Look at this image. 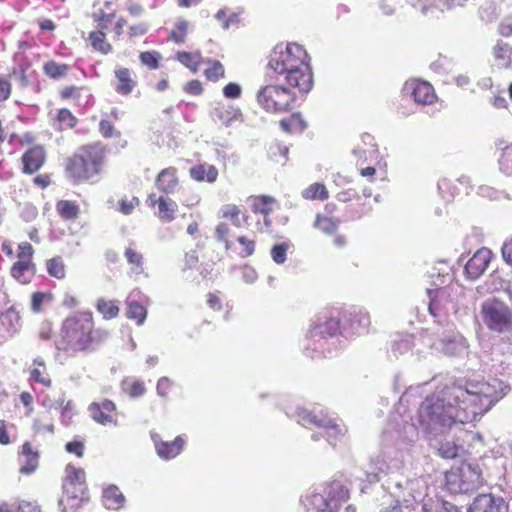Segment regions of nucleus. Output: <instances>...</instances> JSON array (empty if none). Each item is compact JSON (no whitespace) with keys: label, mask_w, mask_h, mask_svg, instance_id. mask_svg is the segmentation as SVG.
<instances>
[{"label":"nucleus","mask_w":512,"mask_h":512,"mask_svg":"<svg viewBox=\"0 0 512 512\" xmlns=\"http://www.w3.org/2000/svg\"><path fill=\"white\" fill-rule=\"evenodd\" d=\"M152 439L158 456L165 460L178 456L185 446V439L182 436H177L173 441H163L159 435L152 436Z\"/></svg>","instance_id":"21"},{"label":"nucleus","mask_w":512,"mask_h":512,"mask_svg":"<svg viewBox=\"0 0 512 512\" xmlns=\"http://www.w3.org/2000/svg\"><path fill=\"white\" fill-rule=\"evenodd\" d=\"M86 90L83 86L66 85L59 90V98L62 101L72 100L75 105H79L81 93Z\"/></svg>","instance_id":"48"},{"label":"nucleus","mask_w":512,"mask_h":512,"mask_svg":"<svg viewBox=\"0 0 512 512\" xmlns=\"http://www.w3.org/2000/svg\"><path fill=\"white\" fill-rule=\"evenodd\" d=\"M113 75V86L119 95H130L138 85L133 71L127 67L117 66L113 71Z\"/></svg>","instance_id":"18"},{"label":"nucleus","mask_w":512,"mask_h":512,"mask_svg":"<svg viewBox=\"0 0 512 512\" xmlns=\"http://www.w3.org/2000/svg\"><path fill=\"white\" fill-rule=\"evenodd\" d=\"M369 324L370 318L366 313L334 310L324 316L323 322L314 324L310 333L312 337H331L345 330L357 332L360 326Z\"/></svg>","instance_id":"5"},{"label":"nucleus","mask_w":512,"mask_h":512,"mask_svg":"<svg viewBox=\"0 0 512 512\" xmlns=\"http://www.w3.org/2000/svg\"><path fill=\"white\" fill-rule=\"evenodd\" d=\"M231 230L226 223H219L215 228V237L219 242H223L225 249L230 250L232 242L229 240Z\"/></svg>","instance_id":"57"},{"label":"nucleus","mask_w":512,"mask_h":512,"mask_svg":"<svg viewBox=\"0 0 512 512\" xmlns=\"http://www.w3.org/2000/svg\"><path fill=\"white\" fill-rule=\"evenodd\" d=\"M221 217L229 220L235 227H242L248 223L249 215L236 204H225L220 210Z\"/></svg>","instance_id":"27"},{"label":"nucleus","mask_w":512,"mask_h":512,"mask_svg":"<svg viewBox=\"0 0 512 512\" xmlns=\"http://www.w3.org/2000/svg\"><path fill=\"white\" fill-rule=\"evenodd\" d=\"M126 317L136 322L137 325H142L147 317L146 307L137 301H127Z\"/></svg>","instance_id":"45"},{"label":"nucleus","mask_w":512,"mask_h":512,"mask_svg":"<svg viewBox=\"0 0 512 512\" xmlns=\"http://www.w3.org/2000/svg\"><path fill=\"white\" fill-rule=\"evenodd\" d=\"M19 472L23 475L34 473L39 467L40 452L30 441H25L18 450Z\"/></svg>","instance_id":"16"},{"label":"nucleus","mask_w":512,"mask_h":512,"mask_svg":"<svg viewBox=\"0 0 512 512\" xmlns=\"http://www.w3.org/2000/svg\"><path fill=\"white\" fill-rule=\"evenodd\" d=\"M96 310L102 315L104 319H114L118 317L120 313L119 302L117 300L99 298L96 302Z\"/></svg>","instance_id":"41"},{"label":"nucleus","mask_w":512,"mask_h":512,"mask_svg":"<svg viewBox=\"0 0 512 512\" xmlns=\"http://www.w3.org/2000/svg\"><path fill=\"white\" fill-rule=\"evenodd\" d=\"M301 197L309 201H327L330 197L328 188L324 183L314 182L301 191Z\"/></svg>","instance_id":"33"},{"label":"nucleus","mask_w":512,"mask_h":512,"mask_svg":"<svg viewBox=\"0 0 512 512\" xmlns=\"http://www.w3.org/2000/svg\"><path fill=\"white\" fill-rule=\"evenodd\" d=\"M35 272L36 266H28L18 262L13 263L10 269L12 278L23 285L29 284L31 282Z\"/></svg>","instance_id":"37"},{"label":"nucleus","mask_w":512,"mask_h":512,"mask_svg":"<svg viewBox=\"0 0 512 512\" xmlns=\"http://www.w3.org/2000/svg\"><path fill=\"white\" fill-rule=\"evenodd\" d=\"M408 87L416 103L431 105L437 99L433 86L427 81L414 80L408 84Z\"/></svg>","instance_id":"22"},{"label":"nucleus","mask_w":512,"mask_h":512,"mask_svg":"<svg viewBox=\"0 0 512 512\" xmlns=\"http://www.w3.org/2000/svg\"><path fill=\"white\" fill-rule=\"evenodd\" d=\"M106 336L105 331L96 327L91 311H79L62 321L55 347L69 357L88 355L99 348Z\"/></svg>","instance_id":"2"},{"label":"nucleus","mask_w":512,"mask_h":512,"mask_svg":"<svg viewBox=\"0 0 512 512\" xmlns=\"http://www.w3.org/2000/svg\"><path fill=\"white\" fill-rule=\"evenodd\" d=\"M371 196L370 189H364L362 195L348 189L337 193L336 200L343 204V210L346 211L348 220H357L372 211Z\"/></svg>","instance_id":"9"},{"label":"nucleus","mask_w":512,"mask_h":512,"mask_svg":"<svg viewBox=\"0 0 512 512\" xmlns=\"http://www.w3.org/2000/svg\"><path fill=\"white\" fill-rule=\"evenodd\" d=\"M93 21L96 23L94 30H100L107 32L110 24L116 18V12L107 13L100 9L92 15Z\"/></svg>","instance_id":"47"},{"label":"nucleus","mask_w":512,"mask_h":512,"mask_svg":"<svg viewBox=\"0 0 512 512\" xmlns=\"http://www.w3.org/2000/svg\"><path fill=\"white\" fill-rule=\"evenodd\" d=\"M492 57V67L498 70H507L512 67V47L503 40H498L493 46Z\"/></svg>","instance_id":"23"},{"label":"nucleus","mask_w":512,"mask_h":512,"mask_svg":"<svg viewBox=\"0 0 512 512\" xmlns=\"http://www.w3.org/2000/svg\"><path fill=\"white\" fill-rule=\"evenodd\" d=\"M47 161V152L43 145H33L20 158L21 172L25 175L37 173Z\"/></svg>","instance_id":"14"},{"label":"nucleus","mask_w":512,"mask_h":512,"mask_svg":"<svg viewBox=\"0 0 512 512\" xmlns=\"http://www.w3.org/2000/svg\"><path fill=\"white\" fill-rule=\"evenodd\" d=\"M120 387L122 392L131 398L141 397L146 392L144 381L136 378H124L120 383Z\"/></svg>","instance_id":"39"},{"label":"nucleus","mask_w":512,"mask_h":512,"mask_svg":"<svg viewBox=\"0 0 512 512\" xmlns=\"http://www.w3.org/2000/svg\"><path fill=\"white\" fill-rule=\"evenodd\" d=\"M311 58L306 49L296 43H279L268 56L267 68L277 75H283L285 82L307 94L313 87Z\"/></svg>","instance_id":"3"},{"label":"nucleus","mask_w":512,"mask_h":512,"mask_svg":"<svg viewBox=\"0 0 512 512\" xmlns=\"http://www.w3.org/2000/svg\"><path fill=\"white\" fill-rule=\"evenodd\" d=\"M482 482V473L478 467L462 463L445 473V486L453 494H467L478 489Z\"/></svg>","instance_id":"7"},{"label":"nucleus","mask_w":512,"mask_h":512,"mask_svg":"<svg viewBox=\"0 0 512 512\" xmlns=\"http://www.w3.org/2000/svg\"><path fill=\"white\" fill-rule=\"evenodd\" d=\"M29 380L34 383H39L45 388L52 386V379L48 371V367L43 357L37 356L33 359L28 368Z\"/></svg>","instance_id":"24"},{"label":"nucleus","mask_w":512,"mask_h":512,"mask_svg":"<svg viewBox=\"0 0 512 512\" xmlns=\"http://www.w3.org/2000/svg\"><path fill=\"white\" fill-rule=\"evenodd\" d=\"M148 30L149 24L147 22H139L128 27L127 35L130 39H134L144 36Z\"/></svg>","instance_id":"62"},{"label":"nucleus","mask_w":512,"mask_h":512,"mask_svg":"<svg viewBox=\"0 0 512 512\" xmlns=\"http://www.w3.org/2000/svg\"><path fill=\"white\" fill-rule=\"evenodd\" d=\"M237 242L241 245L239 256L242 258L250 257L254 254L256 249V242L244 235L237 237Z\"/></svg>","instance_id":"55"},{"label":"nucleus","mask_w":512,"mask_h":512,"mask_svg":"<svg viewBox=\"0 0 512 512\" xmlns=\"http://www.w3.org/2000/svg\"><path fill=\"white\" fill-rule=\"evenodd\" d=\"M53 299L51 292H34L31 295V310L34 313H40L43 309L45 302H50Z\"/></svg>","instance_id":"53"},{"label":"nucleus","mask_w":512,"mask_h":512,"mask_svg":"<svg viewBox=\"0 0 512 512\" xmlns=\"http://www.w3.org/2000/svg\"><path fill=\"white\" fill-rule=\"evenodd\" d=\"M34 248L29 242H22L17 247V261L20 264L36 266L33 262Z\"/></svg>","instance_id":"50"},{"label":"nucleus","mask_w":512,"mask_h":512,"mask_svg":"<svg viewBox=\"0 0 512 512\" xmlns=\"http://www.w3.org/2000/svg\"><path fill=\"white\" fill-rule=\"evenodd\" d=\"M65 450L67 453L74 454L78 458H82L84 456L85 443L83 440L75 439L66 443Z\"/></svg>","instance_id":"63"},{"label":"nucleus","mask_w":512,"mask_h":512,"mask_svg":"<svg viewBox=\"0 0 512 512\" xmlns=\"http://www.w3.org/2000/svg\"><path fill=\"white\" fill-rule=\"evenodd\" d=\"M181 180L179 171L174 166H169L161 169L155 177V188L166 195H171L177 192Z\"/></svg>","instance_id":"17"},{"label":"nucleus","mask_w":512,"mask_h":512,"mask_svg":"<svg viewBox=\"0 0 512 512\" xmlns=\"http://www.w3.org/2000/svg\"><path fill=\"white\" fill-rule=\"evenodd\" d=\"M475 390L462 386H447L441 397H427L419 407L421 424L452 427L477 420L487 413L501 398L496 387L488 382L478 383Z\"/></svg>","instance_id":"1"},{"label":"nucleus","mask_w":512,"mask_h":512,"mask_svg":"<svg viewBox=\"0 0 512 512\" xmlns=\"http://www.w3.org/2000/svg\"><path fill=\"white\" fill-rule=\"evenodd\" d=\"M88 413L91 419L103 426H117L119 422V411L116 403L110 399L93 401L88 406Z\"/></svg>","instance_id":"11"},{"label":"nucleus","mask_w":512,"mask_h":512,"mask_svg":"<svg viewBox=\"0 0 512 512\" xmlns=\"http://www.w3.org/2000/svg\"><path fill=\"white\" fill-rule=\"evenodd\" d=\"M279 125L286 133H292L296 130L302 131L306 128V124L299 113H292L289 118L281 119Z\"/></svg>","instance_id":"46"},{"label":"nucleus","mask_w":512,"mask_h":512,"mask_svg":"<svg viewBox=\"0 0 512 512\" xmlns=\"http://www.w3.org/2000/svg\"><path fill=\"white\" fill-rule=\"evenodd\" d=\"M162 56L161 53L155 50L144 51L139 54L141 64L149 70H156L160 67Z\"/></svg>","instance_id":"51"},{"label":"nucleus","mask_w":512,"mask_h":512,"mask_svg":"<svg viewBox=\"0 0 512 512\" xmlns=\"http://www.w3.org/2000/svg\"><path fill=\"white\" fill-rule=\"evenodd\" d=\"M78 124V118L68 109L60 108L52 118V126L57 131L74 129Z\"/></svg>","instance_id":"29"},{"label":"nucleus","mask_w":512,"mask_h":512,"mask_svg":"<svg viewBox=\"0 0 512 512\" xmlns=\"http://www.w3.org/2000/svg\"><path fill=\"white\" fill-rule=\"evenodd\" d=\"M12 93V83L7 76L0 75V105L8 100Z\"/></svg>","instance_id":"64"},{"label":"nucleus","mask_w":512,"mask_h":512,"mask_svg":"<svg viewBox=\"0 0 512 512\" xmlns=\"http://www.w3.org/2000/svg\"><path fill=\"white\" fill-rule=\"evenodd\" d=\"M140 205V200L138 197L133 196L130 199L122 198L118 203V211L124 215L131 214L136 207Z\"/></svg>","instance_id":"59"},{"label":"nucleus","mask_w":512,"mask_h":512,"mask_svg":"<svg viewBox=\"0 0 512 512\" xmlns=\"http://www.w3.org/2000/svg\"><path fill=\"white\" fill-rule=\"evenodd\" d=\"M190 177L197 182L214 183L219 175L214 165L199 163L189 169Z\"/></svg>","instance_id":"28"},{"label":"nucleus","mask_w":512,"mask_h":512,"mask_svg":"<svg viewBox=\"0 0 512 512\" xmlns=\"http://www.w3.org/2000/svg\"><path fill=\"white\" fill-rule=\"evenodd\" d=\"M87 40L94 51L103 55H108L113 51V46L108 41L105 31L92 30L89 32Z\"/></svg>","instance_id":"31"},{"label":"nucleus","mask_w":512,"mask_h":512,"mask_svg":"<svg viewBox=\"0 0 512 512\" xmlns=\"http://www.w3.org/2000/svg\"><path fill=\"white\" fill-rule=\"evenodd\" d=\"M298 422L305 427H323L327 430L338 431V427L335 424H331V421L323 414H315L312 411L301 410L298 412Z\"/></svg>","instance_id":"26"},{"label":"nucleus","mask_w":512,"mask_h":512,"mask_svg":"<svg viewBox=\"0 0 512 512\" xmlns=\"http://www.w3.org/2000/svg\"><path fill=\"white\" fill-rule=\"evenodd\" d=\"M63 494L59 499V508L62 512H74L87 499L88 486H74L62 484Z\"/></svg>","instance_id":"15"},{"label":"nucleus","mask_w":512,"mask_h":512,"mask_svg":"<svg viewBox=\"0 0 512 512\" xmlns=\"http://www.w3.org/2000/svg\"><path fill=\"white\" fill-rule=\"evenodd\" d=\"M296 89L272 82L261 86L256 94L258 105L267 113H290L297 104Z\"/></svg>","instance_id":"6"},{"label":"nucleus","mask_w":512,"mask_h":512,"mask_svg":"<svg viewBox=\"0 0 512 512\" xmlns=\"http://www.w3.org/2000/svg\"><path fill=\"white\" fill-rule=\"evenodd\" d=\"M0 324L9 334H15L21 325V316L15 307H10L0 314Z\"/></svg>","instance_id":"35"},{"label":"nucleus","mask_w":512,"mask_h":512,"mask_svg":"<svg viewBox=\"0 0 512 512\" xmlns=\"http://www.w3.org/2000/svg\"><path fill=\"white\" fill-rule=\"evenodd\" d=\"M99 132L106 139L120 135V132L116 130L113 123L107 119L100 120Z\"/></svg>","instance_id":"61"},{"label":"nucleus","mask_w":512,"mask_h":512,"mask_svg":"<svg viewBox=\"0 0 512 512\" xmlns=\"http://www.w3.org/2000/svg\"><path fill=\"white\" fill-rule=\"evenodd\" d=\"M107 145L101 141L79 146L64 161V173L73 184H82L99 176L105 167Z\"/></svg>","instance_id":"4"},{"label":"nucleus","mask_w":512,"mask_h":512,"mask_svg":"<svg viewBox=\"0 0 512 512\" xmlns=\"http://www.w3.org/2000/svg\"><path fill=\"white\" fill-rule=\"evenodd\" d=\"M458 451V445L454 441L442 442L438 447V454L444 459L456 458Z\"/></svg>","instance_id":"56"},{"label":"nucleus","mask_w":512,"mask_h":512,"mask_svg":"<svg viewBox=\"0 0 512 512\" xmlns=\"http://www.w3.org/2000/svg\"><path fill=\"white\" fill-rule=\"evenodd\" d=\"M215 121L229 127L234 122L242 120V112L239 108L232 105L218 104L212 112Z\"/></svg>","instance_id":"25"},{"label":"nucleus","mask_w":512,"mask_h":512,"mask_svg":"<svg viewBox=\"0 0 512 512\" xmlns=\"http://www.w3.org/2000/svg\"><path fill=\"white\" fill-rule=\"evenodd\" d=\"M350 498L348 488L340 481H332L328 486L327 498L320 494L312 496V504L318 512H337L342 503Z\"/></svg>","instance_id":"10"},{"label":"nucleus","mask_w":512,"mask_h":512,"mask_svg":"<svg viewBox=\"0 0 512 512\" xmlns=\"http://www.w3.org/2000/svg\"><path fill=\"white\" fill-rule=\"evenodd\" d=\"M337 205L329 202L324 206L323 212H317L313 221V228L325 235H334L342 220L334 215Z\"/></svg>","instance_id":"13"},{"label":"nucleus","mask_w":512,"mask_h":512,"mask_svg":"<svg viewBox=\"0 0 512 512\" xmlns=\"http://www.w3.org/2000/svg\"><path fill=\"white\" fill-rule=\"evenodd\" d=\"M42 69L44 75L48 78L52 80H59L68 75L70 66L65 63H58L55 60H48L44 63Z\"/></svg>","instance_id":"40"},{"label":"nucleus","mask_w":512,"mask_h":512,"mask_svg":"<svg viewBox=\"0 0 512 512\" xmlns=\"http://www.w3.org/2000/svg\"><path fill=\"white\" fill-rule=\"evenodd\" d=\"M103 502L108 509L118 510L123 507L125 497L115 485H110L103 491Z\"/></svg>","instance_id":"34"},{"label":"nucleus","mask_w":512,"mask_h":512,"mask_svg":"<svg viewBox=\"0 0 512 512\" xmlns=\"http://www.w3.org/2000/svg\"><path fill=\"white\" fill-rule=\"evenodd\" d=\"M251 210L254 214L271 215L276 203L274 197L269 195H257L251 197Z\"/></svg>","instance_id":"36"},{"label":"nucleus","mask_w":512,"mask_h":512,"mask_svg":"<svg viewBox=\"0 0 512 512\" xmlns=\"http://www.w3.org/2000/svg\"><path fill=\"white\" fill-rule=\"evenodd\" d=\"M175 59L193 73L198 72L204 62L202 53L199 50L192 52L178 51L175 54Z\"/></svg>","instance_id":"32"},{"label":"nucleus","mask_w":512,"mask_h":512,"mask_svg":"<svg viewBox=\"0 0 512 512\" xmlns=\"http://www.w3.org/2000/svg\"><path fill=\"white\" fill-rule=\"evenodd\" d=\"M203 64L206 65L203 74L208 81L217 82L225 77V68L219 60L205 59Z\"/></svg>","instance_id":"43"},{"label":"nucleus","mask_w":512,"mask_h":512,"mask_svg":"<svg viewBox=\"0 0 512 512\" xmlns=\"http://www.w3.org/2000/svg\"><path fill=\"white\" fill-rule=\"evenodd\" d=\"M63 484H70L74 486H87L86 473L84 469L78 468L73 464H68L65 467V477Z\"/></svg>","instance_id":"42"},{"label":"nucleus","mask_w":512,"mask_h":512,"mask_svg":"<svg viewBox=\"0 0 512 512\" xmlns=\"http://www.w3.org/2000/svg\"><path fill=\"white\" fill-rule=\"evenodd\" d=\"M124 256L130 266V274L134 276L145 274L144 256L134 245H130L125 249Z\"/></svg>","instance_id":"30"},{"label":"nucleus","mask_w":512,"mask_h":512,"mask_svg":"<svg viewBox=\"0 0 512 512\" xmlns=\"http://www.w3.org/2000/svg\"><path fill=\"white\" fill-rule=\"evenodd\" d=\"M180 202L183 206L192 208L200 204L201 196L196 191L189 189L182 194Z\"/></svg>","instance_id":"60"},{"label":"nucleus","mask_w":512,"mask_h":512,"mask_svg":"<svg viewBox=\"0 0 512 512\" xmlns=\"http://www.w3.org/2000/svg\"><path fill=\"white\" fill-rule=\"evenodd\" d=\"M290 247L288 242L276 244L271 249V257L277 264H283L287 259V251Z\"/></svg>","instance_id":"58"},{"label":"nucleus","mask_w":512,"mask_h":512,"mask_svg":"<svg viewBox=\"0 0 512 512\" xmlns=\"http://www.w3.org/2000/svg\"><path fill=\"white\" fill-rule=\"evenodd\" d=\"M56 211L58 215L66 220H76L80 214V207L76 201L73 200H59L56 203Z\"/></svg>","instance_id":"38"},{"label":"nucleus","mask_w":512,"mask_h":512,"mask_svg":"<svg viewBox=\"0 0 512 512\" xmlns=\"http://www.w3.org/2000/svg\"><path fill=\"white\" fill-rule=\"evenodd\" d=\"M146 203L148 207L154 209V215L160 222L171 223L176 219L178 205L169 195L158 196L156 193H150L147 196Z\"/></svg>","instance_id":"12"},{"label":"nucleus","mask_w":512,"mask_h":512,"mask_svg":"<svg viewBox=\"0 0 512 512\" xmlns=\"http://www.w3.org/2000/svg\"><path fill=\"white\" fill-rule=\"evenodd\" d=\"M189 23L185 19H178L175 27L170 31L169 39L177 44H182L186 41Z\"/></svg>","instance_id":"49"},{"label":"nucleus","mask_w":512,"mask_h":512,"mask_svg":"<svg viewBox=\"0 0 512 512\" xmlns=\"http://www.w3.org/2000/svg\"><path fill=\"white\" fill-rule=\"evenodd\" d=\"M481 317L487 328L493 332L503 333L512 327V311L498 300L485 301L481 306Z\"/></svg>","instance_id":"8"},{"label":"nucleus","mask_w":512,"mask_h":512,"mask_svg":"<svg viewBox=\"0 0 512 512\" xmlns=\"http://www.w3.org/2000/svg\"><path fill=\"white\" fill-rule=\"evenodd\" d=\"M46 270L50 277L63 280L66 277V264L61 256H54L46 261Z\"/></svg>","instance_id":"44"},{"label":"nucleus","mask_w":512,"mask_h":512,"mask_svg":"<svg viewBox=\"0 0 512 512\" xmlns=\"http://www.w3.org/2000/svg\"><path fill=\"white\" fill-rule=\"evenodd\" d=\"M268 157L271 162L284 165L288 160V149L278 144H272L268 148Z\"/></svg>","instance_id":"52"},{"label":"nucleus","mask_w":512,"mask_h":512,"mask_svg":"<svg viewBox=\"0 0 512 512\" xmlns=\"http://www.w3.org/2000/svg\"><path fill=\"white\" fill-rule=\"evenodd\" d=\"M492 258V252L487 248L477 250L465 265V272L471 279H477L487 269Z\"/></svg>","instance_id":"20"},{"label":"nucleus","mask_w":512,"mask_h":512,"mask_svg":"<svg viewBox=\"0 0 512 512\" xmlns=\"http://www.w3.org/2000/svg\"><path fill=\"white\" fill-rule=\"evenodd\" d=\"M442 0H408L410 5L419 9L423 14L439 10Z\"/></svg>","instance_id":"54"},{"label":"nucleus","mask_w":512,"mask_h":512,"mask_svg":"<svg viewBox=\"0 0 512 512\" xmlns=\"http://www.w3.org/2000/svg\"><path fill=\"white\" fill-rule=\"evenodd\" d=\"M469 512H508V504L502 497L480 494L474 499Z\"/></svg>","instance_id":"19"}]
</instances>
